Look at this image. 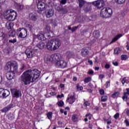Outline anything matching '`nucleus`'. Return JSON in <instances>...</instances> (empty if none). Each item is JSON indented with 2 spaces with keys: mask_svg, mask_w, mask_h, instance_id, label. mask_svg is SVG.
Wrapping results in <instances>:
<instances>
[{
  "mask_svg": "<svg viewBox=\"0 0 129 129\" xmlns=\"http://www.w3.org/2000/svg\"><path fill=\"white\" fill-rule=\"evenodd\" d=\"M41 76V72L38 70H28L23 73L21 78L24 85L30 84V82H35L36 79Z\"/></svg>",
  "mask_w": 129,
  "mask_h": 129,
  "instance_id": "1",
  "label": "nucleus"
},
{
  "mask_svg": "<svg viewBox=\"0 0 129 129\" xmlns=\"http://www.w3.org/2000/svg\"><path fill=\"white\" fill-rule=\"evenodd\" d=\"M61 55L59 53L52 54L51 56H48L44 58L45 62H46L47 64H50L52 62H56V66L58 68H66L68 65L67 62L64 60H60Z\"/></svg>",
  "mask_w": 129,
  "mask_h": 129,
  "instance_id": "2",
  "label": "nucleus"
},
{
  "mask_svg": "<svg viewBox=\"0 0 129 129\" xmlns=\"http://www.w3.org/2000/svg\"><path fill=\"white\" fill-rule=\"evenodd\" d=\"M60 46H61V41L59 39L49 40L46 44V48L49 51H55L59 49Z\"/></svg>",
  "mask_w": 129,
  "mask_h": 129,
  "instance_id": "3",
  "label": "nucleus"
},
{
  "mask_svg": "<svg viewBox=\"0 0 129 129\" xmlns=\"http://www.w3.org/2000/svg\"><path fill=\"white\" fill-rule=\"evenodd\" d=\"M17 13L14 10H7L4 13V18L8 21H15L17 19Z\"/></svg>",
  "mask_w": 129,
  "mask_h": 129,
  "instance_id": "4",
  "label": "nucleus"
},
{
  "mask_svg": "<svg viewBox=\"0 0 129 129\" xmlns=\"http://www.w3.org/2000/svg\"><path fill=\"white\" fill-rule=\"evenodd\" d=\"M37 12L40 14L41 12H43V11H45L46 9H47V5L42 2L39 1L37 3Z\"/></svg>",
  "mask_w": 129,
  "mask_h": 129,
  "instance_id": "5",
  "label": "nucleus"
},
{
  "mask_svg": "<svg viewBox=\"0 0 129 129\" xmlns=\"http://www.w3.org/2000/svg\"><path fill=\"white\" fill-rule=\"evenodd\" d=\"M11 91L13 97L19 98V97H21V96H22V92L19 90H18L17 89H12L11 90Z\"/></svg>",
  "mask_w": 129,
  "mask_h": 129,
  "instance_id": "6",
  "label": "nucleus"
},
{
  "mask_svg": "<svg viewBox=\"0 0 129 129\" xmlns=\"http://www.w3.org/2000/svg\"><path fill=\"white\" fill-rule=\"evenodd\" d=\"M93 5L98 9H101L104 7L105 4L103 0H98L93 2Z\"/></svg>",
  "mask_w": 129,
  "mask_h": 129,
  "instance_id": "7",
  "label": "nucleus"
},
{
  "mask_svg": "<svg viewBox=\"0 0 129 129\" xmlns=\"http://www.w3.org/2000/svg\"><path fill=\"white\" fill-rule=\"evenodd\" d=\"M20 38H26L28 35L27 29L25 28L19 29L17 30Z\"/></svg>",
  "mask_w": 129,
  "mask_h": 129,
  "instance_id": "8",
  "label": "nucleus"
},
{
  "mask_svg": "<svg viewBox=\"0 0 129 129\" xmlns=\"http://www.w3.org/2000/svg\"><path fill=\"white\" fill-rule=\"evenodd\" d=\"M25 54L27 56L28 58H32L34 57V54H35V52H34V50L33 48H31V47H29L26 49L25 51Z\"/></svg>",
  "mask_w": 129,
  "mask_h": 129,
  "instance_id": "9",
  "label": "nucleus"
},
{
  "mask_svg": "<svg viewBox=\"0 0 129 129\" xmlns=\"http://www.w3.org/2000/svg\"><path fill=\"white\" fill-rule=\"evenodd\" d=\"M29 19L33 22H36L38 19L39 16L37 13H31L29 14Z\"/></svg>",
  "mask_w": 129,
  "mask_h": 129,
  "instance_id": "10",
  "label": "nucleus"
},
{
  "mask_svg": "<svg viewBox=\"0 0 129 129\" xmlns=\"http://www.w3.org/2000/svg\"><path fill=\"white\" fill-rule=\"evenodd\" d=\"M10 72H13L14 74L18 72V63L16 61H13L12 62V69Z\"/></svg>",
  "mask_w": 129,
  "mask_h": 129,
  "instance_id": "11",
  "label": "nucleus"
},
{
  "mask_svg": "<svg viewBox=\"0 0 129 129\" xmlns=\"http://www.w3.org/2000/svg\"><path fill=\"white\" fill-rule=\"evenodd\" d=\"M75 100H76V98H75V96L69 95L67 99V102H69L70 104H72L73 103H74V102H75Z\"/></svg>",
  "mask_w": 129,
  "mask_h": 129,
  "instance_id": "12",
  "label": "nucleus"
},
{
  "mask_svg": "<svg viewBox=\"0 0 129 129\" xmlns=\"http://www.w3.org/2000/svg\"><path fill=\"white\" fill-rule=\"evenodd\" d=\"M45 33H48L47 34L48 38H52L53 37V32L50 31V27L48 25H46L45 28Z\"/></svg>",
  "mask_w": 129,
  "mask_h": 129,
  "instance_id": "13",
  "label": "nucleus"
},
{
  "mask_svg": "<svg viewBox=\"0 0 129 129\" xmlns=\"http://www.w3.org/2000/svg\"><path fill=\"white\" fill-rule=\"evenodd\" d=\"M46 18H52L54 16V10L50 9L46 11Z\"/></svg>",
  "mask_w": 129,
  "mask_h": 129,
  "instance_id": "14",
  "label": "nucleus"
},
{
  "mask_svg": "<svg viewBox=\"0 0 129 129\" xmlns=\"http://www.w3.org/2000/svg\"><path fill=\"white\" fill-rule=\"evenodd\" d=\"M10 72L7 73L6 75V77L8 80H12V79H14L15 78V74L11 71H9Z\"/></svg>",
  "mask_w": 129,
  "mask_h": 129,
  "instance_id": "15",
  "label": "nucleus"
},
{
  "mask_svg": "<svg viewBox=\"0 0 129 129\" xmlns=\"http://www.w3.org/2000/svg\"><path fill=\"white\" fill-rule=\"evenodd\" d=\"M81 54L83 57H86L89 54V51L86 48H83L81 50Z\"/></svg>",
  "mask_w": 129,
  "mask_h": 129,
  "instance_id": "16",
  "label": "nucleus"
},
{
  "mask_svg": "<svg viewBox=\"0 0 129 129\" xmlns=\"http://www.w3.org/2000/svg\"><path fill=\"white\" fill-rule=\"evenodd\" d=\"M100 15L102 18H108V14L106 13V11L105 10V8H103L101 10Z\"/></svg>",
  "mask_w": 129,
  "mask_h": 129,
  "instance_id": "17",
  "label": "nucleus"
},
{
  "mask_svg": "<svg viewBox=\"0 0 129 129\" xmlns=\"http://www.w3.org/2000/svg\"><path fill=\"white\" fill-rule=\"evenodd\" d=\"M13 107V105L10 104L9 105L7 106L6 107L4 108L1 111L2 112H8Z\"/></svg>",
  "mask_w": 129,
  "mask_h": 129,
  "instance_id": "18",
  "label": "nucleus"
},
{
  "mask_svg": "<svg viewBox=\"0 0 129 129\" xmlns=\"http://www.w3.org/2000/svg\"><path fill=\"white\" fill-rule=\"evenodd\" d=\"M106 10V13L107 14L108 18H110L112 15V10L111 8H105Z\"/></svg>",
  "mask_w": 129,
  "mask_h": 129,
  "instance_id": "19",
  "label": "nucleus"
},
{
  "mask_svg": "<svg viewBox=\"0 0 129 129\" xmlns=\"http://www.w3.org/2000/svg\"><path fill=\"white\" fill-rule=\"evenodd\" d=\"M106 10V13L107 14L108 18H110L112 15V10L111 8H105Z\"/></svg>",
  "mask_w": 129,
  "mask_h": 129,
  "instance_id": "20",
  "label": "nucleus"
},
{
  "mask_svg": "<svg viewBox=\"0 0 129 129\" xmlns=\"http://www.w3.org/2000/svg\"><path fill=\"white\" fill-rule=\"evenodd\" d=\"M5 70H10L12 71V62H8L5 67Z\"/></svg>",
  "mask_w": 129,
  "mask_h": 129,
  "instance_id": "21",
  "label": "nucleus"
},
{
  "mask_svg": "<svg viewBox=\"0 0 129 129\" xmlns=\"http://www.w3.org/2000/svg\"><path fill=\"white\" fill-rule=\"evenodd\" d=\"M37 37L38 40H40L41 41L45 40V35L41 33H39L37 34Z\"/></svg>",
  "mask_w": 129,
  "mask_h": 129,
  "instance_id": "22",
  "label": "nucleus"
},
{
  "mask_svg": "<svg viewBox=\"0 0 129 129\" xmlns=\"http://www.w3.org/2000/svg\"><path fill=\"white\" fill-rule=\"evenodd\" d=\"M37 48H39L40 50H42V49H44L45 47V43L40 42L37 45Z\"/></svg>",
  "mask_w": 129,
  "mask_h": 129,
  "instance_id": "23",
  "label": "nucleus"
},
{
  "mask_svg": "<svg viewBox=\"0 0 129 129\" xmlns=\"http://www.w3.org/2000/svg\"><path fill=\"white\" fill-rule=\"evenodd\" d=\"M120 37H121V34L118 35L117 36H116L112 39V40L110 42V44H112V43H114V42L117 41V40H118V39H119Z\"/></svg>",
  "mask_w": 129,
  "mask_h": 129,
  "instance_id": "24",
  "label": "nucleus"
},
{
  "mask_svg": "<svg viewBox=\"0 0 129 129\" xmlns=\"http://www.w3.org/2000/svg\"><path fill=\"white\" fill-rule=\"evenodd\" d=\"M93 35L95 38H99V36H100V34H99V31L96 30V31H94L93 33Z\"/></svg>",
  "mask_w": 129,
  "mask_h": 129,
  "instance_id": "25",
  "label": "nucleus"
},
{
  "mask_svg": "<svg viewBox=\"0 0 129 129\" xmlns=\"http://www.w3.org/2000/svg\"><path fill=\"white\" fill-rule=\"evenodd\" d=\"M10 95V91L8 90H4V92L3 93V97H8Z\"/></svg>",
  "mask_w": 129,
  "mask_h": 129,
  "instance_id": "26",
  "label": "nucleus"
},
{
  "mask_svg": "<svg viewBox=\"0 0 129 129\" xmlns=\"http://www.w3.org/2000/svg\"><path fill=\"white\" fill-rule=\"evenodd\" d=\"M6 27L8 30H11L13 28V23L7 22L6 24Z\"/></svg>",
  "mask_w": 129,
  "mask_h": 129,
  "instance_id": "27",
  "label": "nucleus"
},
{
  "mask_svg": "<svg viewBox=\"0 0 129 129\" xmlns=\"http://www.w3.org/2000/svg\"><path fill=\"white\" fill-rule=\"evenodd\" d=\"M120 52H121V50H120V48H116L114 50V53L116 55H118V54H119V53H120Z\"/></svg>",
  "mask_w": 129,
  "mask_h": 129,
  "instance_id": "28",
  "label": "nucleus"
},
{
  "mask_svg": "<svg viewBox=\"0 0 129 129\" xmlns=\"http://www.w3.org/2000/svg\"><path fill=\"white\" fill-rule=\"evenodd\" d=\"M121 83L122 84V85H124L125 83H129V80H126V78L124 77L123 78L122 80L121 81Z\"/></svg>",
  "mask_w": 129,
  "mask_h": 129,
  "instance_id": "29",
  "label": "nucleus"
},
{
  "mask_svg": "<svg viewBox=\"0 0 129 129\" xmlns=\"http://www.w3.org/2000/svg\"><path fill=\"white\" fill-rule=\"evenodd\" d=\"M118 95H119V92H116L112 95V97L113 98H117Z\"/></svg>",
  "mask_w": 129,
  "mask_h": 129,
  "instance_id": "30",
  "label": "nucleus"
},
{
  "mask_svg": "<svg viewBox=\"0 0 129 129\" xmlns=\"http://www.w3.org/2000/svg\"><path fill=\"white\" fill-rule=\"evenodd\" d=\"M79 2V6L80 8H82L83 5L85 4V2L84 0H78Z\"/></svg>",
  "mask_w": 129,
  "mask_h": 129,
  "instance_id": "31",
  "label": "nucleus"
},
{
  "mask_svg": "<svg viewBox=\"0 0 129 129\" xmlns=\"http://www.w3.org/2000/svg\"><path fill=\"white\" fill-rule=\"evenodd\" d=\"M57 104L60 107H62V106L64 105V102H63L62 100H60L58 102H57Z\"/></svg>",
  "mask_w": 129,
  "mask_h": 129,
  "instance_id": "32",
  "label": "nucleus"
},
{
  "mask_svg": "<svg viewBox=\"0 0 129 129\" xmlns=\"http://www.w3.org/2000/svg\"><path fill=\"white\" fill-rule=\"evenodd\" d=\"M53 114V113L52 112H48L47 114V116L48 118V119H52V115Z\"/></svg>",
  "mask_w": 129,
  "mask_h": 129,
  "instance_id": "33",
  "label": "nucleus"
},
{
  "mask_svg": "<svg viewBox=\"0 0 129 129\" xmlns=\"http://www.w3.org/2000/svg\"><path fill=\"white\" fill-rule=\"evenodd\" d=\"M84 82H85V83H88V82H90V81H91V77L86 78L84 80Z\"/></svg>",
  "mask_w": 129,
  "mask_h": 129,
  "instance_id": "34",
  "label": "nucleus"
},
{
  "mask_svg": "<svg viewBox=\"0 0 129 129\" xmlns=\"http://www.w3.org/2000/svg\"><path fill=\"white\" fill-rule=\"evenodd\" d=\"M115 2H116V3H117L119 5H121L123 4L124 2H125V0H115Z\"/></svg>",
  "mask_w": 129,
  "mask_h": 129,
  "instance_id": "35",
  "label": "nucleus"
},
{
  "mask_svg": "<svg viewBox=\"0 0 129 129\" xmlns=\"http://www.w3.org/2000/svg\"><path fill=\"white\" fill-rule=\"evenodd\" d=\"M8 117H9V119L12 120L15 118V116L14 115V114L12 113H10L9 114H8Z\"/></svg>",
  "mask_w": 129,
  "mask_h": 129,
  "instance_id": "36",
  "label": "nucleus"
},
{
  "mask_svg": "<svg viewBox=\"0 0 129 129\" xmlns=\"http://www.w3.org/2000/svg\"><path fill=\"white\" fill-rule=\"evenodd\" d=\"M106 100H107V96H103L101 98V101L104 102V101H106Z\"/></svg>",
  "mask_w": 129,
  "mask_h": 129,
  "instance_id": "37",
  "label": "nucleus"
},
{
  "mask_svg": "<svg viewBox=\"0 0 129 129\" xmlns=\"http://www.w3.org/2000/svg\"><path fill=\"white\" fill-rule=\"evenodd\" d=\"M121 60H126L127 59V55L123 54L121 56Z\"/></svg>",
  "mask_w": 129,
  "mask_h": 129,
  "instance_id": "38",
  "label": "nucleus"
},
{
  "mask_svg": "<svg viewBox=\"0 0 129 129\" xmlns=\"http://www.w3.org/2000/svg\"><path fill=\"white\" fill-rule=\"evenodd\" d=\"M9 42L11 43L12 44H15V43H17V39H14L13 40L10 39Z\"/></svg>",
  "mask_w": 129,
  "mask_h": 129,
  "instance_id": "39",
  "label": "nucleus"
},
{
  "mask_svg": "<svg viewBox=\"0 0 129 129\" xmlns=\"http://www.w3.org/2000/svg\"><path fill=\"white\" fill-rule=\"evenodd\" d=\"M72 119L73 121H77V116L75 114L73 115Z\"/></svg>",
  "mask_w": 129,
  "mask_h": 129,
  "instance_id": "40",
  "label": "nucleus"
},
{
  "mask_svg": "<svg viewBox=\"0 0 129 129\" xmlns=\"http://www.w3.org/2000/svg\"><path fill=\"white\" fill-rule=\"evenodd\" d=\"M60 12H61L62 14H67V13H68V11L67 10V9H65L64 8H61V10Z\"/></svg>",
  "mask_w": 129,
  "mask_h": 129,
  "instance_id": "41",
  "label": "nucleus"
},
{
  "mask_svg": "<svg viewBox=\"0 0 129 129\" xmlns=\"http://www.w3.org/2000/svg\"><path fill=\"white\" fill-rule=\"evenodd\" d=\"M4 91L5 90H4V89L0 88V97L3 96Z\"/></svg>",
  "mask_w": 129,
  "mask_h": 129,
  "instance_id": "42",
  "label": "nucleus"
},
{
  "mask_svg": "<svg viewBox=\"0 0 129 129\" xmlns=\"http://www.w3.org/2000/svg\"><path fill=\"white\" fill-rule=\"evenodd\" d=\"M18 9H19V10H23L24 9V6L18 4Z\"/></svg>",
  "mask_w": 129,
  "mask_h": 129,
  "instance_id": "43",
  "label": "nucleus"
},
{
  "mask_svg": "<svg viewBox=\"0 0 129 129\" xmlns=\"http://www.w3.org/2000/svg\"><path fill=\"white\" fill-rule=\"evenodd\" d=\"M114 117L115 119H117L119 117V113H116L114 115Z\"/></svg>",
  "mask_w": 129,
  "mask_h": 129,
  "instance_id": "44",
  "label": "nucleus"
},
{
  "mask_svg": "<svg viewBox=\"0 0 129 129\" xmlns=\"http://www.w3.org/2000/svg\"><path fill=\"white\" fill-rule=\"evenodd\" d=\"M77 89H79V90H82L83 89V87H79V84H78L77 85Z\"/></svg>",
  "mask_w": 129,
  "mask_h": 129,
  "instance_id": "45",
  "label": "nucleus"
},
{
  "mask_svg": "<svg viewBox=\"0 0 129 129\" xmlns=\"http://www.w3.org/2000/svg\"><path fill=\"white\" fill-rule=\"evenodd\" d=\"M78 29V26L74 27L72 28V32H75Z\"/></svg>",
  "mask_w": 129,
  "mask_h": 129,
  "instance_id": "46",
  "label": "nucleus"
},
{
  "mask_svg": "<svg viewBox=\"0 0 129 129\" xmlns=\"http://www.w3.org/2000/svg\"><path fill=\"white\" fill-rule=\"evenodd\" d=\"M55 9L57 12H61L62 8H60V6L55 7Z\"/></svg>",
  "mask_w": 129,
  "mask_h": 129,
  "instance_id": "47",
  "label": "nucleus"
},
{
  "mask_svg": "<svg viewBox=\"0 0 129 129\" xmlns=\"http://www.w3.org/2000/svg\"><path fill=\"white\" fill-rule=\"evenodd\" d=\"M20 69L22 71H24V70H25L26 69V66L24 64H22Z\"/></svg>",
  "mask_w": 129,
  "mask_h": 129,
  "instance_id": "48",
  "label": "nucleus"
},
{
  "mask_svg": "<svg viewBox=\"0 0 129 129\" xmlns=\"http://www.w3.org/2000/svg\"><path fill=\"white\" fill-rule=\"evenodd\" d=\"M100 94L103 95L104 94V90L101 89L99 90Z\"/></svg>",
  "mask_w": 129,
  "mask_h": 129,
  "instance_id": "49",
  "label": "nucleus"
},
{
  "mask_svg": "<svg viewBox=\"0 0 129 129\" xmlns=\"http://www.w3.org/2000/svg\"><path fill=\"white\" fill-rule=\"evenodd\" d=\"M90 104L88 103V101H86L84 103V106H86V107L89 106Z\"/></svg>",
  "mask_w": 129,
  "mask_h": 129,
  "instance_id": "50",
  "label": "nucleus"
},
{
  "mask_svg": "<svg viewBox=\"0 0 129 129\" xmlns=\"http://www.w3.org/2000/svg\"><path fill=\"white\" fill-rule=\"evenodd\" d=\"M67 3V0L60 1V4H61V5H65Z\"/></svg>",
  "mask_w": 129,
  "mask_h": 129,
  "instance_id": "51",
  "label": "nucleus"
},
{
  "mask_svg": "<svg viewBox=\"0 0 129 129\" xmlns=\"http://www.w3.org/2000/svg\"><path fill=\"white\" fill-rule=\"evenodd\" d=\"M124 122L126 124V126H129V122L128 120H127V119H125L124 120Z\"/></svg>",
  "mask_w": 129,
  "mask_h": 129,
  "instance_id": "52",
  "label": "nucleus"
},
{
  "mask_svg": "<svg viewBox=\"0 0 129 129\" xmlns=\"http://www.w3.org/2000/svg\"><path fill=\"white\" fill-rule=\"evenodd\" d=\"M27 28H29L30 30H32V28H33V26H32L31 24H27Z\"/></svg>",
  "mask_w": 129,
  "mask_h": 129,
  "instance_id": "53",
  "label": "nucleus"
},
{
  "mask_svg": "<svg viewBox=\"0 0 129 129\" xmlns=\"http://www.w3.org/2000/svg\"><path fill=\"white\" fill-rule=\"evenodd\" d=\"M110 68V66H109V64H108L107 63L105 64V68L106 69H109Z\"/></svg>",
  "mask_w": 129,
  "mask_h": 129,
  "instance_id": "54",
  "label": "nucleus"
},
{
  "mask_svg": "<svg viewBox=\"0 0 129 129\" xmlns=\"http://www.w3.org/2000/svg\"><path fill=\"white\" fill-rule=\"evenodd\" d=\"M62 97H64V94H62L61 95H57V98H62Z\"/></svg>",
  "mask_w": 129,
  "mask_h": 129,
  "instance_id": "55",
  "label": "nucleus"
},
{
  "mask_svg": "<svg viewBox=\"0 0 129 129\" xmlns=\"http://www.w3.org/2000/svg\"><path fill=\"white\" fill-rule=\"evenodd\" d=\"M112 63L114 66H118V63L117 62V61L113 62Z\"/></svg>",
  "mask_w": 129,
  "mask_h": 129,
  "instance_id": "56",
  "label": "nucleus"
},
{
  "mask_svg": "<svg viewBox=\"0 0 129 129\" xmlns=\"http://www.w3.org/2000/svg\"><path fill=\"white\" fill-rule=\"evenodd\" d=\"M99 78H100L101 79L104 78V75H103V74L100 75Z\"/></svg>",
  "mask_w": 129,
  "mask_h": 129,
  "instance_id": "57",
  "label": "nucleus"
},
{
  "mask_svg": "<svg viewBox=\"0 0 129 129\" xmlns=\"http://www.w3.org/2000/svg\"><path fill=\"white\" fill-rule=\"evenodd\" d=\"M126 90L127 92H124V93H125V94H128V95H129V88H127Z\"/></svg>",
  "mask_w": 129,
  "mask_h": 129,
  "instance_id": "58",
  "label": "nucleus"
},
{
  "mask_svg": "<svg viewBox=\"0 0 129 129\" xmlns=\"http://www.w3.org/2000/svg\"><path fill=\"white\" fill-rule=\"evenodd\" d=\"M1 37H2L3 39H5V38H6V34H4L3 33H2Z\"/></svg>",
  "mask_w": 129,
  "mask_h": 129,
  "instance_id": "59",
  "label": "nucleus"
},
{
  "mask_svg": "<svg viewBox=\"0 0 129 129\" xmlns=\"http://www.w3.org/2000/svg\"><path fill=\"white\" fill-rule=\"evenodd\" d=\"M93 73H94L93 71H89V72H88V74H91V75H92V74H93Z\"/></svg>",
  "mask_w": 129,
  "mask_h": 129,
  "instance_id": "60",
  "label": "nucleus"
},
{
  "mask_svg": "<svg viewBox=\"0 0 129 129\" xmlns=\"http://www.w3.org/2000/svg\"><path fill=\"white\" fill-rule=\"evenodd\" d=\"M67 55L69 57H71V55H72V53L70 52H67Z\"/></svg>",
  "mask_w": 129,
  "mask_h": 129,
  "instance_id": "61",
  "label": "nucleus"
},
{
  "mask_svg": "<svg viewBox=\"0 0 129 129\" xmlns=\"http://www.w3.org/2000/svg\"><path fill=\"white\" fill-rule=\"evenodd\" d=\"M88 63L90 65H92V64H93V62H92V60H88Z\"/></svg>",
  "mask_w": 129,
  "mask_h": 129,
  "instance_id": "62",
  "label": "nucleus"
},
{
  "mask_svg": "<svg viewBox=\"0 0 129 129\" xmlns=\"http://www.w3.org/2000/svg\"><path fill=\"white\" fill-rule=\"evenodd\" d=\"M59 86H60V88H64V84H60Z\"/></svg>",
  "mask_w": 129,
  "mask_h": 129,
  "instance_id": "63",
  "label": "nucleus"
},
{
  "mask_svg": "<svg viewBox=\"0 0 129 129\" xmlns=\"http://www.w3.org/2000/svg\"><path fill=\"white\" fill-rule=\"evenodd\" d=\"M126 114L128 116H129V110L127 109L126 111Z\"/></svg>",
  "mask_w": 129,
  "mask_h": 129,
  "instance_id": "64",
  "label": "nucleus"
}]
</instances>
